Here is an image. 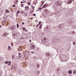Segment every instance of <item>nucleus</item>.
I'll list each match as a JSON object with an SVG mask.
<instances>
[{"instance_id": "5701e85b", "label": "nucleus", "mask_w": 76, "mask_h": 76, "mask_svg": "<svg viewBox=\"0 0 76 76\" xmlns=\"http://www.w3.org/2000/svg\"><path fill=\"white\" fill-rule=\"evenodd\" d=\"M17 28H19V24H17Z\"/></svg>"}, {"instance_id": "b1692460", "label": "nucleus", "mask_w": 76, "mask_h": 76, "mask_svg": "<svg viewBox=\"0 0 76 76\" xmlns=\"http://www.w3.org/2000/svg\"><path fill=\"white\" fill-rule=\"evenodd\" d=\"M31 8L32 9H34V8H35V7H34V6H31Z\"/></svg>"}, {"instance_id": "2f4dec72", "label": "nucleus", "mask_w": 76, "mask_h": 76, "mask_svg": "<svg viewBox=\"0 0 76 76\" xmlns=\"http://www.w3.org/2000/svg\"><path fill=\"white\" fill-rule=\"evenodd\" d=\"M37 67H39V65L38 64L37 65Z\"/></svg>"}, {"instance_id": "cd10ccee", "label": "nucleus", "mask_w": 76, "mask_h": 76, "mask_svg": "<svg viewBox=\"0 0 76 76\" xmlns=\"http://www.w3.org/2000/svg\"><path fill=\"white\" fill-rule=\"evenodd\" d=\"M21 13L22 14L23 13V11H21Z\"/></svg>"}, {"instance_id": "423d86ee", "label": "nucleus", "mask_w": 76, "mask_h": 76, "mask_svg": "<svg viewBox=\"0 0 76 76\" xmlns=\"http://www.w3.org/2000/svg\"><path fill=\"white\" fill-rule=\"evenodd\" d=\"M16 28V26H13V27H12V30H15Z\"/></svg>"}, {"instance_id": "aec40b11", "label": "nucleus", "mask_w": 76, "mask_h": 76, "mask_svg": "<svg viewBox=\"0 0 76 76\" xmlns=\"http://www.w3.org/2000/svg\"><path fill=\"white\" fill-rule=\"evenodd\" d=\"M76 70H75L73 72V74H75V73H76Z\"/></svg>"}, {"instance_id": "6e6552de", "label": "nucleus", "mask_w": 76, "mask_h": 76, "mask_svg": "<svg viewBox=\"0 0 76 76\" xmlns=\"http://www.w3.org/2000/svg\"><path fill=\"white\" fill-rule=\"evenodd\" d=\"M8 63V66L11 65V61H9Z\"/></svg>"}, {"instance_id": "4468645a", "label": "nucleus", "mask_w": 76, "mask_h": 76, "mask_svg": "<svg viewBox=\"0 0 76 76\" xmlns=\"http://www.w3.org/2000/svg\"><path fill=\"white\" fill-rule=\"evenodd\" d=\"M12 58L13 59H14L15 58V55L13 54L12 56Z\"/></svg>"}, {"instance_id": "37998d69", "label": "nucleus", "mask_w": 76, "mask_h": 76, "mask_svg": "<svg viewBox=\"0 0 76 76\" xmlns=\"http://www.w3.org/2000/svg\"><path fill=\"white\" fill-rule=\"evenodd\" d=\"M1 25H0V28H1Z\"/></svg>"}, {"instance_id": "f3484780", "label": "nucleus", "mask_w": 76, "mask_h": 76, "mask_svg": "<svg viewBox=\"0 0 76 76\" xmlns=\"http://www.w3.org/2000/svg\"><path fill=\"white\" fill-rule=\"evenodd\" d=\"M28 5L29 6L31 5V2H28Z\"/></svg>"}, {"instance_id": "6ab92c4d", "label": "nucleus", "mask_w": 76, "mask_h": 76, "mask_svg": "<svg viewBox=\"0 0 76 76\" xmlns=\"http://www.w3.org/2000/svg\"><path fill=\"white\" fill-rule=\"evenodd\" d=\"M42 28V25H41L40 26V27H39V29H41V28Z\"/></svg>"}, {"instance_id": "393cba45", "label": "nucleus", "mask_w": 76, "mask_h": 76, "mask_svg": "<svg viewBox=\"0 0 76 76\" xmlns=\"http://www.w3.org/2000/svg\"><path fill=\"white\" fill-rule=\"evenodd\" d=\"M9 63V62H8V61H6L5 62V64H7V63Z\"/></svg>"}, {"instance_id": "412c9836", "label": "nucleus", "mask_w": 76, "mask_h": 76, "mask_svg": "<svg viewBox=\"0 0 76 76\" xmlns=\"http://www.w3.org/2000/svg\"><path fill=\"white\" fill-rule=\"evenodd\" d=\"M26 1H21V3L22 4L23 3H25V2Z\"/></svg>"}, {"instance_id": "c85d7f7f", "label": "nucleus", "mask_w": 76, "mask_h": 76, "mask_svg": "<svg viewBox=\"0 0 76 76\" xmlns=\"http://www.w3.org/2000/svg\"><path fill=\"white\" fill-rule=\"evenodd\" d=\"M45 11H46V12H47V11H48V10H47V9H45Z\"/></svg>"}, {"instance_id": "7c9ffc66", "label": "nucleus", "mask_w": 76, "mask_h": 76, "mask_svg": "<svg viewBox=\"0 0 76 76\" xmlns=\"http://www.w3.org/2000/svg\"><path fill=\"white\" fill-rule=\"evenodd\" d=\"M33 16H36V14H33Z\"/></svg>"}, {"instance_id": "8fccbe9b", "label": "nucleus", "mask_w": 76, "mask_h": 76, "mask_svg": "<svg viewBox=\"0 0 76 76\" xmlns=\"http://www.w3.org/2000/svg\"><path fill=\"white\" fill-rule=\"evenodd\" d=\"M6 35V34H5V35Z\"/></svg>"}, {"instance_id": "ea45409f", "label": "nucleus", "mask_w": 76, "mask_h": 76, "mask_svg": "<svg viewBox=\"0 0 76 76\" xmlns=\"http://www.w3.org/2000/svg\"><path fill=\"white\" fill-rule=\"evenodd\" d=\"M12 46H13V43H12Z\"/></svg>"}, {"instance_id": "e433bc0d", "label": "nucleus", "mask_w": 76, "mask_h": 76, "mask_svg": "<svg viewBox=\"0 0 76 76\" xmlns=\"http://www.w3.org/2000/svg\"><path fill=\"white\" fill-rule=\"evenodd\" d=\"M47 54H48V56H49V55H50V53H48V54H47Z\"/></svg>"}, {"instance_id": "1a4fd4ad", "label": "nucleus", "mask_w": 76, "mask_h": 76, "mask_svg": "<svg viewBox=\"0 0 76 76\" xmlns=\"http://www.w3.org/2000/svg\"><path fill=\"white\" fill-rule=\"evenodd\" d=\"M67 74V73L66 72H63V75L64 76H66Z\"/></svg>"}, {"instance_id": "79ce46f5", "label": "nucleus", "mask_w": 76, "mask_h": 76, "mask_svg": "<svg viewBox=\"0 0 76 76\" xmlns=\"http://www.w3.org/2000/svg\"><path fill=\"white\" fill-rule=\"evenodd\" d=\"M70 2H71V3H72V1H70Z\"/></svg>"}, {"instance_id": "dca6fc26", "label": "nucleus", "mask_w": 76, "mask_h": 76, "mask_svg": "<svg viewBox=\"0 0 76 76\" xmlns=\"http://www.w3.org/2000/svg\"><path fill=\"white\" fill-rule=\"evenodd\" d=\"M18 55H19V57H20V56H21V53H19Z\"/></svg>"}, {"instance_id": "4be33fe9", "label": "nucleus", "mask_w": 76, "mask_h": 76, "mask_svg": "<svg viewBox=\"0 0 76 76\" xmlns=\"http://www.w3.org/2000/svg\"><path fill=\"white\" fill-rule=\"evenodd\" d=\"M59 69H58V73H60V71H59Z\"/></svg>"}, {"instance_id": "c9c22d12", "label": "nucleus", "mask_w": 76, "mask_h": 76, "mask_svg": "<svg viewBox=\"0 0 76 76\" xmlns=\"http://www.w3.org/2000/svg\"><path fill=\"white\" fill-rule=\"evenodd\" d=\"M39 10H41V8H39Z\"/></svg>"}, {"instance_id": "a18cd8bd", "label": "nucleus", "mask_w": 76, "mask_h": 76, "mask_svg": "<svg viewBox=\"0 0 76 76\" xmlns=\"http://www.w3.org/2000/svg\"><path fill=\"white\" fill-rule=\"evenodd\" d=\"M29 41H30V42H31V40H29Z\"/></svg>"}, {"instance_id": "4c0bfd02", "label": "nucleus", "mask_w": 76, "mask_h": 76, "mask_svg": "<svg viewBox=\"0 0 76 76\" xmlns=\"http://www.w3.org/2000/svg\"><path fill=\"white\" fill-rule=\"evenodd\" d=\"M39 24H37V27H38V26H39Z\"/></svg>"}, {"instance_id": "bb28decb", "label": "nucleus", "mask_w": 76, "mask_h": 76, "mask_svg": "<svg viewBox=\"0 0 76 76\" xmlns=\"http://www.w3.org/2000/svg\"><path fill=\"white\" fill-rule=\"evenodd\" d=\"M44 1H42V4H44Z\"/></svg>"}, {"instance_id": "c756f323", "label": "nucleus", "mask_w": 76, "mask_h": 76, "mask_svg": "<svg viewBox=\"0 0 76 76\" xmlns=\"http://www.w3.org/2000/svg\"><path fill=\"white\" fill-rule=\"evenodd\" d=\"M13 7H15V4H14L13 5Z\"/></svg>"}, {"instance_id": "f8f14e48", "label": "nucleus", "mask_w": 76, "mask_h": 76, "mask_svg": "<svg viewBox=\"0 0 76 76\" xmlns=\"http://www.w3.org/2000/svg\"><path fill=\"white\" fill-rule=\"evenodd\" d=\"M46 7V4H45L42 7V8H45Z\"/></svg>"}, {"instance_id": "9d476101", "label": "nucleus", "mask_w": 76, "mask_h": 76, "mask_svg": "<svg viewBox=\"0 0 76 76\" xmlns=\"http://www.w3.org/2000/svg\"><path fill=\"white\" fill-rule=\"evenodd\" d=\"M12 50V49H11V48H10V46H9L8 48V50L10 51V50Z\"/></svg>"}, {"instance_id": "39448f33", "label": "nucleus", "mask_w": 76, "mask_h": 76, "mask_svg": "<svg viewBox=\"0 0 76 76\" xmlns=\"http://www.w3.org/2000/svg\"><path fill=\"white\" fill-rule=\"evenodd\" d=\"M29 8L28 6L26 7L25 8V10H26V11H27V12L29 10Z\"/></svg>"}, {"instance_id": "0eeeda50", "label": "nucleus", "mask_w": 76, "mask_h": 76, "mask_svg": "<svg viewBox=\"0 0 76 76\" xmlns=\"http://www.w3.org/2000/svg\"><path fill=\"white\" fill-rule=\"evenodd\" d=\"M18 3V0H15V1L14 2V4H16Z\"/></svg>"}, {"instance_id": "a878e982", "label": "nucleus", "mask_w": 76, "mask_h": 76, "mask_svg": "<svg viewBox=\"0 0 76 76\" xmlns=\"http://www.w3.org/2000/svg\"><path fill=\"white\" fill-rule=\"evenodd\" d=\"M24 6V5L23 4H21V7H23Z\"/></svg>"}, {"instance_id": "ddd939ff", "label": "nucleus", "mask_w": 76, "mask_h": 76, "mask_svg": "<svg viewBox=\"0 0 76 76\" xmlns=\"http://www.w3.org/2000/svg\"><path fill=\"white\" fill-rule=\"evenodd\" d=\"M24 15V16H28V14H27V13H26V12H25Z\"/></svg>"}, {"instance_id": "09e8293b", "label": "nucleus", "mask_w": 76, "mask_h": 76, "mask_svg": "<svg viewBox=\"0 0 76 76\" xmlns=\"http://www.w3.org/2000/svg\"><path fill=\"white\" fill-rule=\"evenodd\" d=\"M23 0V1H24V0Z\"/></svg>"}, {"instance_id": "2eb2a0df", "label": "nucleus", "mask_w": 76, "mask_h": 76, "mask_svg": "<svg viewBox=\"0 0 76 76\" xmlns=\"http://www.w3.org/2000/svg\"><path fill=\"white\" fill-rule=\"evenodd\" d=\"M20 11H19V10H18L17 11V15H18V14H19V13H20Z\"/></svg>"}, {"instance_id": "f704fd0d", "label": "nucleus", "mask_w": 76, "mask_h": 76, "mask_svg": "<svg viewBox=\"0 0 76 76\" xmlns=\"http://www.w3.org/2000/svg\"><path fill=\"white\" fill-rule=\"evenodd\" d=\"M73 45H75V42H74L73 43Z\"/></svg>"}, {"instance_id": "473e14b6", "label": "nucleus", "mask_w": 76, "mask_h": 76, "mask_svg": "<svg viewBox=\"0 0 76 76\" xmlns=\"http://www.w3.org/2000/svg\"><path fill=\"white\" fill-rule=\"evenodd\" d=\"M41 24V21H39V23L38 24L39 25H40Z\"/></svg>"}, {"instance_id": "20e7f679", "label": "nucleus", "mask_w": 76, "mask_h": 76, "mask_svg": "<svg viewBox=\"0 0 76 76\" xmlns=\"http://www.w3.org/2000/svg\"><path fill=\"white\" fill-rule=\"evenodd\" d=\"M60 2L59 1H56V4L57 6H59L60 5Z\"/></svg>"}, {"instance_id": "72a5a7b5", "label": "nucleus", "mask_w": 76, "mask_h": 76, "mask_svg": "<svg viewBox=\"0 0 76 76\" xmlns=\"http://www.w3.org/2000/svg\"><path fill=\"white\" fill-rule=\"evenodd\" d=\"M24 30H25V28H23V31H24Z\"/></svg>"}, {"instance_id": "c03bdc74", "label": "nucleus", "mask_w": 76, "mask_h": 76, "mask_svg": "<svg viewBox=\"0 0 76 76\" xmlns=\"http://www.w3.org/2000/svg\"><path fill=\"white\" fill-rule=\"evenodd\" d=\"M34 53V52L33 51L31 52V53Z\"/></svg>"}, {"instance_id": "de8ad7c7", "label": "nucleus", "mask_w": 76, "mask_h": 76, "mask_svg": "<svg viewBox=\"0 0 76 76\" xmlns=\"http://www.w3.org/2000/svg\"><path fill=\"white\" fill-rule=\"evenodd\" d=\"M70 76H72V75H71Z\"/></svg>"}, {"instance_id": "49530a36", "label": "nucleus", "mask_w": 76, "mask_h": 76, "mask_svg": "<svg viewBox=\"0 0 76 76\" xmlns=\"http://www.w3.org/2000/svg\"><path fill=\"white\" fill-rule=\"evenodd\" d=\"M11 70H12V69H13V68H11Z\"/></svg>"}, {"instance_id": "58836bf2", "label": "nucleus", "mask_w": 76, "mask_h": 76, "mask_svg": "<svg viewBox=\"0 0 76 76\" xmlns=\"http://www.w3.org/2000/svg\"><path fill=\"white\" fill-rule=\"evenodd\" d=\"M24 22H23V23H22V25H24Z\"/></svg>"}, {"instance_id": "a211bd4d", "label": "nucleus", "mask_w": 76, "mask_h": 76, "mask_svg": "<svg viewBox=\"0 0 76 76\" xmlns=\"http://www.w3.org/2000/svg\"><path fill=\"white\" fill-rule=\"evenodd\" d=\"M5 12L7 13H9V10H6Z\"/></svg>"}, {"instance_id": "f03ea898", "label": "nucleus", "mask_w": 76, "mask_h": 76, "mask_svg": "<svg viewBox=\"0 0 76 76\" xmlns=\"http://www.w3.org/2000/svg\"><path fill=\"white\" fill-rule=\"evenodd\" d=\"M50 29V27L49 26H48L46 28H45V31H48Z\"/></svg>"}, {"instance_id": "a19ab883", "label": "nucleus", "mask_w": 76, "mask_h": 76, "mask_svg": "<svg viewBox=\"0 0 76 76\" xmlns=\"http://www.w3.org/2000/svg\"><path fill=\"white\" fill-rule=\"evenodd\" d=\"M25 31H26V32H27V30H25Z\"/></svg>"}, {"instance_id": "7ed1b4c3", "label": "nucleus", "mask_w": 76, "mask_h": 76, "mask_svg": "<svg viewBox=\"0 0 76 76\" xmlns=\"http://www.w3.org/2000/svg\"><path fill=\"white\" fill-rule=\"evenodd\" d=\"M30 48L31 49H34V48H35V45H34L33 43L30 46Z\"/></svg>"}, {"instance_id": "9b49d317", "label": "nucleus", "mask_w": 76, "mask_h": 76, "mask_svg": "<svg viewBox=\"0 0 76 76\" xmlns=\"http://www.w3.org/2000/svg\"><path fill=\"white\" fill-rule=\"evenodd\" d=\"M68 73L69 74H72V72L71 70H69L68 71Z\"/></svg>"}, {"instance_id": "f257e3e1", "label": "nucleus", "mask_w": 76, "mask_h": 76, "mask_svg": "<svg viewBox=\"0 0 76 76\" xmlns=\"http://www.w3.org/2000/svg\"><path fill=\"white\" fill-rule=\"evenodd\" d=\"M41 41L43 44H45V43H47L48 41V39L46 37H43L42 38Z\"/></svg>"}]
</instances>
